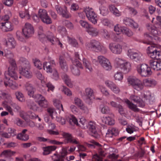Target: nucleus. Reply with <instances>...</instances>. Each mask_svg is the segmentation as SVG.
<instances>
[{
	"mask_svg": "<svg viewBox=\"0 0 161 161\" xmlns=\"http://www.w3.org/2000/svg\"><path fill=\"white\" fill-rule=\"evenodd\" d=\"M156 26L148 24L147 25V28L148 31L150 32L154 37L153 38L149 36L148 34H145V36L148 42H144L145 43L147 44H150L153 42H154V40L159 41V37L158 36L161 35V32L159 31L157 28L161 29V22H157L156 25Z\"/></svg>",
	"mask_w": 161,
	"mask_h": 161,
	"instance_id": "f257e3e1",
	"label": "nucleus"
},
{
	"mask_svg": "<svg viewBox=\"0 0 161 161\" xmlns=\"http://www.w3.org/2000/svg\"><path fill=\"white\" fill-rule=\"evenodd\" d=\"M85 47L88 50L101 52L103 54L106 53L107 52V48L103 46L99 42L95 40H92L86 42Z\"/></svg>",
	"mask_w": 161,
	"mask_h": 161,
	"instance_id": "f03ea898",
	"label": "nucleus"
},
{
	"mask_svg": "<svg viewBox=\"0 0 161 161\" xmlns=\"http://www.w3.org/2000/svg\"><path fill=\"white\" fill-rule=\"evenodd\" d=\"M114 63L117 67L119 68L125 73L130 71L131 68L130 64L122 58H116L114 60Z\"/></svg>",
	"mask_w": 161,
	"mask_h": 161,
	"instance_id": "7ed1b4c3",
	"label": "nucleus"
},
{
	"mask_svg": "<svg viewBox=\"0 0 161 161\" xmlns=\"http://www.w3.org/2000/svg\"><path fill=\"white\" fill-rule=\"evenodd\" d=\"M136 69L138 74L142 76H148L152 74L150 68L145 64L138 65Z\"/></svg>",
	"mask_w": 161,
	"mask_h": 161,
	"instance_id": "20e7f679",
	"label": "nucleus"
},
{
	"mask_svg": "<svg viewBox=\"0 0 161 161\" xmlns=\"http://www.w3.org/2000/svg\"><path fill=\"white\" fill-rule=\"evenodd\" d=\"M72 64L70 65V69L72 74L75 76H79L80 74V72L78 68L83 69L81 64L77 58L72 60Z\"/></svg>",
	"mask_w": 161,
	"mask_h": 161,
	"instance_id": "39448f33",
	"label": "nucleus"
},
{
	"mask_svg": "<svg viewBox=\"0 0 161 161\" xmlns=\"http://www.w3.org/2000/svg\"><path fill=\"white\" fill-rule=\"evenodd\" d=\"M84 11L88 19L90 21L94 24H96L97 23V15L92 8H86L85 9Z\"/></svg>",
	"mask_w": 161,
	"mask_h": 161,
	"instance_id": "423d86ee",
	"label": "nucleus"
},
{
	"mask_svg": "<svg viewBox=\"0 0 161 161\" xmlns=\"http://www.w3.org/2000/svg\"><path fill=\"white\" fill-rule=\"evenodd\" d=\"M128 81L134 89L137 91L142 90L143 87L142 81L136 78H129L128 79Z\"/></svg>",
	"mask_w": 161,
	"mask_h": 161,
	"instance_id": "0eeeda50",
	"label": "nucleus"
},
{
	"mask_svg": "<svg viewBox=\"0 0 161 161\" xmlns=\"http://www.w3.org/2000/svg\"><path fill=\"white\" fill-rule=\"evenodd\" d=\"M127 55L131 60L136 62H140L142 60V54L138 52H136L133 49H129L128 51Z\"/></svg>",
	"mask_w": 161,
	"mask_h": 161,
	"instance_id": "6e6552de",
	"label": "nucleus"
},
{
	"mask_svg": "<svg viewBox=\"0 0 161 161\" xmlns=\"http://www.w3.org/2000/svg\"><path fill=\"white\" fill-rule=\"evenodd\" d=\"M99 63L105 70H109L111 69L112 66L109 60L103 56H99L97 57Z\"/></svg>",
	"mask_w": 161,
	"mask_h": 161,
	"instance_id": "1a4fd4ad",
	"label": "nucleus"
},
{
	"mask_svg": "<svg viewBox=\"0 0 161 161\" xmlns=\"http://www.w3.org/2000/svg\"><path fill=\"white\" fill-rule=\"evenodd\" d=\"M38 16L44 23L49 24L52 23V20L48 15L47 11L44 9H40L38 11Z\"/></svg>",
	"mask_w": 161,
	"mask_h": 161,
	"instance_id": "9d476101",
	"label": "nucleus"
},
{
	"mask_svg": "<svg viewBox=\"0 0 161 161\" xmlns=\"http://www.w3.org/2000/svg\"><path fill=\"white\" fill-rule=\"evenodd\" d=\"M34 98L40 107L43 108H46L48 107V102L42 95L39 94H36L34 96Z\"/></svg>",
	"mask_w": 161,
	"mask_h": 161,
	"instance_id": "9b49d317",
	"label": "nucleus"
},
{
	"mask_svg": "<svg viewBox=\"0 0 161 161\" xmlns=\"http://www.w3.org/2000/svg\"><path fill=\"white\" fill-rule=\"evenodd\" d=\"M22 32L26 38L31 37L34 33V29L33 26L30 23H25L22 29Z\"/></svg>",
	"mask_w": 161,
	"mask_h": 161,
	"instance_id": "f8f14e48",
	"label": "nucleus"
},
{
	"mask_svg": "<svg viewBox=\"0 0 161 161\" xmlns=\"http://www.w3.org/2000/svg\"><path fill=\"white\" fill-rule=\"evenodd\" d=\"M61 135L64 138V141L66 143H70L74 144H78L79 141L77 139L74 137L69 133L62 132Z\"/></svg>",
	"mask_w": 161,
	"mask_h": 161,
	"instance_id": "ddd939ff",
	"label": "nucleus"
},
{
	"mask_svg": "<svg viewBox=\"0 0 161 161\" xmlns=\"http://www.w3.org/2000/svg\"><path fill=\"white\" fill-rule=\"evenodd\" d=\"M17 69L12 68L9 67L8 71H5L4 73L5 78L7 80H9V76L12 79L16 80L18 78V76L16 70Z\"/></svg>",
	"mask_w": 161,
	"mask_h": 161,
	"instance_id": "4468645a",
	"label": "nucleus"
},
{
	"mask_svg": "<svg viewBox=\"0 0 161 161\" xmlns=\"http://www.w3.org/2000/svg\"><path fill=\"white\" fill-rule=\"evenodd\" d=\"M108 47L111 52L115 54H120L122 51V46L119 44L111 42L109 44Z\"/></svg>",
	"mask_w": 161,
	"mask_h": 161,
	"instance_id": "2eb2a0df",
	"label": "nucleus"
},
{
	"mask_svg": "<svg viewBox=\"0 0 161 161\" xmlns=\"http://www.w3.org/2000/svg\"><path fill=\"white\" fill-rule=\"evenodd\" d=\"M55 9L58 14L64 18H68L71 16L70 14L67 11L66 7L64 6L62 7L58 5H56Z\"/></svg>",
	"mask_w": 161,
	"mask_h": 161,
	"instance_id": "dca6fc26",
	"label": "nucleus"
},
{
	"mask_svg": "<svg viewBox=\"0 0 161 161\" xmlns=\"http://www.w3.org/2000/svg\"><path fill=\"white\" fill-rule=\"evenodd\" d=\"M56 66V63L54 60L50 59L48 62L43 63V68L47 73H51L53 71V68Z\"/></svg>",
	"mask_w": 161,
	"mask_h": 161,
	"instance_id": "f3484780",
	"label": "nucleus"
},
{
	"mask_svg": "<svg viewBox=\"0 0 161 161\" xmlns=\"http://www.w3.org/2000/svg\"><path fill=\"white\" fill-rule=\"evenodd\" d=\"M31 65L29 66H24L19 69V72L22 75L26 78H30L32 77V74L30 70Z\"/></svg>",
	"mask_w": 161,
	"mask_h": 161,
	"instance_id": "a211bd4d",
	"label": "nucleus"
},
{
	"mask_svg": "<svg viewBox=\"0 0 161 161\" xmlns=\"http://www.w3.org/2000/svg\"><path fill=\"white\" fill-rule=\"evenodd\" d=\"M0 28L3 32L11 31L14 29L13 24L10 22H2L0 24Z\"/></svg>",
	"mask_w": 161,
	"mask_h": 161,
	"instance_id": "6ab92c4d",
	"label": "nucleus"
},
{
	"mask_svg": "<svg viewBox=\"0 0 161 161\" xmlns=\"http://www.w3.org/2000/svg\"><path fill=\"white\" fill-rule=\"evenodd\" d=\"M118 129L115 128H110L108 130L106 134V138H111L118 135L119 133Z\"/></svg>",
	"mask_w": 161,
	"mask_h": 161,
	"instance_id": "aec40b11",
	"label": "nucleus"
},
{
	"mask_svg": "<svg viewBox=\"0 0 161 161\" xmlns=\"http://www.w3.org/2000/svg\"><path fill=\"white\" fill-rule=\"evenodd\" d=\"M105 84L107 86L115 93H118L120 92L119 88L113 82L107 80L105 81Z\"/></svg>",
	"mask_w": 161,
	"mask_h": 161,
	"instance_id": "412c9836",
	"label": "nucleus"
},
{
	"mask_svg": "<svg viewBox=\"0 0 161 161\" xmlns=\"http://www.w3.org/2000/svg\"><path fill=\"white\" fill-rule=\"evenodd\" d=\"M123 21L125 25L130 26L133 28L136 29L138 27L137 24L133 19L130 18H125L123 19Z\"/></svg>",
	"mask_w": 161,
	"mask_h": 161,
	"instance_id": "4be33fe9",
	"label": "nucleus"
},
{
	"mask_svg": "<svg viewBox=\"0 0 161 161\" xmlns=\"http://www.w3.org/2000/svg\"><path fill=\"white\" fill-rule=\"evenodd\" d=\"M36 140L40 142H47L50 143L54 145H61L63 144L62 142L57 141L56 140H50L48 139H47L42 137H37L36 138Z\"/></svg>",
	"mask_w": 161,
	"mask_h": 161,
	"instance_id": "5701e85b",
	"label": "nucleus"
},
{
	"mask_svg": "<svg viewBox=\"0 0 161 161\" xmlns=\"http://www.w3.org/2000/svg\"><path fill=\"white\" fill-rule=\"evenodd\" d=\"M59 63L61 69L64 72H67L68 70V66L63 56L59 57Z\"/></svg>",
	"mask_w": 161,
	"mask_h": 161,
	"instance_id": "b1692460",
	"label": "nucleus"
},
{
	"mask_svg": "<svg viewBox=\"0 0 161 161\" xmlns=\"http://www.w3.org/2000/svg\"><path fill=\"white\" fill-rule=\"evenodd\" d=\"M130 99L134 102L137 103L139 107H143L144 106L145 103L144 101L139 97L135 95H131L130 96Z\"/></svg>",
	"mask_w": 161,
	"mask_h": 161,
	"instance_id": "393cba45",
	"label": "nucleus"
},
{
	"mask_svg": "<svg viewBox=\"0 0 161 161\" xmlns=\"http://www.w3.org/2000/svg\"><path fill=\"white\" fill-rule=\"evenodd\" d=\"M25 89L27 92V93L30 97H32L34 98V92L35 91V88L33 87L32 84L29 83H26L25 86Z\"/></svg>",
	"mask_w": 161,
	"mask_h": 161,
	"instance_id": "a878e982",
	"label": "nucleus"
},
{
	"mask_svg": "<svg viewBox=\"0 0 161 161\" xmlns=\"http://www.w3.org/2000/svg\"><path fill=\"white\" fill-rule=\"evenodd\" d=\"M157 47L155 45H152L147 48V53L152 58L155 59V53L157 51Z\"/></svg>",
	"mask_w": 161,
	"mask_h": 161,
	"instance_id": "bb28decb",
	"label": "nucleus"
},
{
	"mask_svg": "<svg viewBox=\"0 0 161 161\" xmlns=\"http://www.w3.org/2000/svg\"><path fill=\"white\" fill-rule=\"evenodd\" d=\"M47 40L51 42L52 44H55L56 42L61 47H62V44L58 40L56 39L54 37L52 33H50L49 35H47Z\"/></svg>",
	"mask_w": 161,
	"mask_h": 161,
	"instance_id": "cd10ccee",
	"label": "nucleus"
},
{
	"mask_svg": "<svg viewBox=\"0 0 161 161\" xmlns=\"http://www.w3.org/2000/svg\"><path fill=\"white\" fill-rule=\"evenodd\" d=\"M98 153L100 156L96 154L94 155L92 158V161H103L102 158L101 156H105L106 154L104 151L102 149H99L98 150Z\"/></svg>",
	"mask_w": 161,
	"mask_h": 161,
	"instance_id": "c85d7f7f",
	"label": "nucleus"
},
{
	"mask_svg": "<svg viewBox=\"0 0 161 161\" xmlns=\"http://www.w3.org/2000/svg\"><path fill=\"white\" fill-rule=\"evenodd\" d=\"M5 42L6 45L10 48H14L16 45V41L12 36L8 37Z\"/></svg>",
	"mask_w": 161,
	"mask_h": 161,
	"instance_id": "c756f323",
	"label": "nucleus"
},
{
	"mask_svg": "<svg viewBox=\"0 0 161 161\" xmlns=\"http://www.w3.org/2000/svg\"><path fill=\"white\" fill-rule=\"evenodd\" d=\"M84 94L86 96L87 98L89 100H91L94 96V91L92 88L88 87L85 90Z\"/></svg>",
	"mask_w": 161,
	"mask_h": 161,
	"instance_id": "7c9ffc66",
	"label": "nucleus"
},
{
	"mask_svg": "<svg viewBox=\"0 0 161 161\" xmlns=\"http://www.w3.org/2000/svg\"><path fill=\"white\" fill-rule=\"evenodd\" d=\"M8 82L5 81L4 84L6 87L8 86L13 89L15 90L18 88V85L12 80H8Z\"/></svg>",
	"mask_w": 161,
	"mask_h": 161,
	"instance_id": "2f4dec72",
	"label": "nucleus"
},
{
	"mask_svg": "<svg viewBox=\"0 0 161 161\" xmlns=\"http://www.w3.org/2000/svg\"><path fill=\"white\" fill-rule=\"evenodd\" d=\"M4 99L8 103L11 102L12 98L10 96L3 91H0V99Z\"/></svg>",
	"mask_w": 161,
	"mask_h": 161,
	"instance_id": "473e14b6",
	"label": "nucleus"
},
{
	"mask_svg": "<svg viewBox=\"0 0 161 161\" xmlns=\"http://www.w3.org/2000/svg\"><path fill=\"white\" fill-rule=\"evenodd\" d=\"M56 147L55 146H48L43 147V154L44 155H47L50 154L51 152L55 150Z\"/></svg>",
	"mask_w": 161,
	"mask_h": 161,
	"instance_id": "72a5a7b5",
	"label": "nucleus"
},
{
	"mask_svg": "<svg viewBox=\"0 0 161 161\" xmlns=\"http://www.w3.org/2000/svg\"><path fill=\"white\" fill-rule=\"evenodd\" d=\"M86 31L90 35L92 36H96L98 33V31L97 29L93 27L91 25L86 30Z\"/></svg>",
	"mask_w": 161,
	"mask_h": 161,
	"instance_id": "f704fd0d",
	"label": "nucleus"
},
{
	"mask_svg": "<svg viewBox=\"0 0 161 161\" xmlns=\"http://www.w3.org/2000/svg\"><path fill=\"white\" fill-rule=\"evenodd\" d=\"M125 103L127 104L128 107L131 110L135 112L139 111V109L137 107V106L130 102L129 100L126 99L125 100Z\"/></svg>",
	"mask_w": 161,
	"mask_h": 161,
	"instance_id": "c9c22d12",
	"label": "nucleus"
},
{
	"mask_svg": "<svg viewBox=\"0 0 161 161\" xmlns=\"http://www.w3.org/2000/svg\"><path fill=\"white\" fill-rule=\"evenodd\" d=\"M15 153L11 151L10 150H5L0 153V157H1L8 158L11 156Z\"/></svg>",
	"mask_w": 161,
	"mask_h": 161,
	"instance_id": "e433bc0d",
	"label": "nucleus"
},
{
	"mask_svg": "<svg viewBox=\"0 0 161 161\" xmlns=\"http://www.w3.org/2000/svg\"><path fill=\"white\" fill-rule=\"evenodd\" d=\"M102 121L103 123L109 125H113L114 123V120L109 116L103 117L102 119Z\"/></svg>",
	"mask_w": 161,
	"mask_h": 161,
	"instance_id": "4c0bfd02",
	"label": "nucleus"
},
{
	"mask_svg": "<svg viewBox=\"0 0 161 161\" xmlns=\"http://www.w3.org/2000/svg\"><path fill=\"white\" fill-rule=\"evenodd\" d=\"M100 109L101 112L104 114H112L109 107L104 104H101L100 106Z\"/></svg>",
	"mask_w": 161,
	"mask_h": 161,
	"instance_id": "58836bf2",
	"label": "nucleus"
},
{
	"mask_svg": "<svg viewBox=\"0 0 161 161\" xmlns=\"http://www.w3.org/2000/svg\"><path fill=\"white\" fill-rule=\"evenodd\" d=\"M143 83L145 86H151L155 85L157 82L154 80L145 79L143 80Z\"/></svg>",
	"mask_w": 161,
	"mask_h": 161,
	"instance_id": "ea45409f",
	"label": "nucleus"
},
{
	"mask_svg": "<svg viewBox=\"0 0 161 161\" xmlns=\"http://www.w3.org/2000/svg\"><path fill=\"white\" fill-rule=\"evenodd\" d=\"M27 106L29 108L34 111H36L39 108L36 104L34 102L31 101H29L27 103Z\"/></svg>",
	"mask_w": 161,
	"mask_h": 161,
	"instance_id": "a19ab883",
	"label": "nucleus"
},
{
	"mask_svg": "<svg viewBox=\"0 0 161 161\" xmlns=\"http://www.w3.org/2000/svg\"><path fill=\"white\" fill-rule=\"evenodd\" d=\"M109 8L110 11L116 16H119L121 15V13L113 5L109 6Z\"/></svg>",
	"mask_w": 161,
	"mask_h": 161,
	"instance_id": "79ce46f5",
	"label": "nucleus"
},
{
	"mask_svg": "<svg viewBox=\"0 0 161 161\" xmlns=\"http://www.w3.org/2000/svg\"><path fill=\"white\" fill-rule=\"evenodd\" d=\"M11 103H8V101L6 100L2 103V105L3 107L6 108V110L11 115H13L14 113L12 108L10 106L8 105V103H10L11 104Z\"/></svg>",
	"mask_w": 161,
	"mask_h": 161,
	"instance_id": "37998d69",
	"label": "nucleus"
},
{
	"mask_svg": "<svg viewBox=\"0 0 161 161\" xmlns=\"http://www.w3.org/2000/svg\"><path fill=\"white\" fill-rule=\"evenodd\" d=\"M62 79L64 80L65 84L69 87L72 86V84L69 76L66 74H64L62 76Z\"/></svg>",
	"mask_w": 161,
	"mask_h": 161,
	"instance_id": "c03bdc74",
	"label": "nucleus"
},
{
	"mask_svg": "<svg viewBox=\"0 0 161 161\" xmlns=\"http://www.w3.org/2000/svg\"><path fill=\"white\" fill-rule=\"evenodd\" d=\"M83 63L85 67L88 69L90 71H91L92 70V69L91 64L89 60L86 58H83Z\"/></svg>",
	"mask_w": 161,
	"mask_h": 161,
	"instance_id": "a18cd8bd",
	"label": "nucleus"
},
{
	"mask_svg": "<svg viewBox=\"0 0 161 161\" xmlns=\"http://www.w3.org/2000/svg\"><path fill=\"white\" fill-rule=\"evenodd\" d=\"M16 138L17 139L21 141H26L29 139V136L27 134L19 133L17 135Z\"/></svg>",
	"mask_w": 161,
	"mask_h": 161,
	"instance_id": "49530a36",
	"label": "nucleus"
},
{
	"mask_svg": "<svg viewBox=\"0 0 161 161\" xmlns=\"http://www.w3.org/2000/svg\"><path fill=\"white\" fill-rule=\"evenodd\" d=\"M53 102L54 105L59 110H62L64 111V108L61 102L59 100L54 99L53 100Z\"/></svg>",
	"mask_w": 161,
	"mask_h": 161,
	"instance_id": "de8ad7c7",
	"label": "nucleus"
},
{
	"mask_svg": "<svg viewBox=\"0 0 161 161\" xmlns=\"http://www.w3.org/2000/svg\"><path fill=\"white\" fill-rule=\"evenodd\" d=\"M15 94L17 99L19 101L24 102L25 100V98L23 94L20 92L17 91L15 92Z\"/></svg>",
	"mask_w": 161,
	"mask_h": 161,
	"instance_id": "09e8293b",
	"label": "nucleus"
},
{
	"mask_svg": "<svg viewBox=\"0 0 161 161\" xmlns=\"http://www.w3.org/2000/svg\"><path fill=\"white\" fill-rule=\"evenodd\" d=\"M68 40L69 43L73 47H78V44L77 41L74 38L68 37Z\"/></svg>",
	"mask_w": 161,
	"mask_h": 161,
	"instance_id": "8fccbe9b",
	"label": "nucleus"
},
{
	"mask_svg": "<svg viewBox=\"0 0 161 161\" xmlns=\"http://www.w3.org/2000/svg\"><path fill=\"white\" fill-rule=\"evenodd\" d=\"M32 61L34 65L37 69H41L42 68V64L41 61L38 59L34 58L32 59Z\"/></svg>",
	"mask_w": 161,
	"mask_h": 161,
	"instance_id": "3c124183",
	"label": "nucleus"
},
{
	"mask_svg": "<svg viewBox=\"0 0 161 161\" xmlns=\"http://www.w3.org/2000/svg\"><path fill=\"white\" fill-rule=\"evenodd\" d=\"M98 88L103 95L106 96H108L109 95V93L105 87L102 85H99Z\"/></svg>",
	"mask_w": 161,
	"mask_h": 161,
	"instance_id": "603ef678",
	"label": "nucleus"
},
{
	"mask_svg": "<svg viewBox=\"0 0 161 161\" xmlns=\"http://www.w3.org/2000/svg\"><path fill=\"white\" fill-rule=\"evenodd\" d=\"M19 14L20 17L22 18H25L28 19L30 18V15L27 11H20Z\"/></svg>",
	"mask_w": 161,
	"mask_h": 161,
	"instance_id": "864d4df0",
	"label": "nucleus"
},
{
	"mask_svg": "<svg viewBox=\"0 0 161 161\" xmlns=\"http://www.w3.org/2000/svg\"><path fill=\"white\" fill-rule=\"evenodd\" d=\"M157 60H155L154 59H151L149 61V64L150 67L154 70H156V69H158L157 68Z\"/></svg>",
	"mask_w": 161,
	"mask_h": 161,
	"instance_id": "5fc2aeb1",
	"label": "nucleus"
},
{
	"mask_svg": "<svg viewBox=\"0 0 161 161\" xmlns=\"http://www.w3.org/2000/svg\"><path fill=\"white\" fill-rule=\"evenodd\" d=\"M124 27L121 26L119 25H117L114 26V30L117 34H119L120 33L123 32V29H124Z\"/></svg>",
	"mask_w": 161,
	"mask_h": 161,
	"instance_id": "6e6d98bb",
	"label": "nucleus"
},
{
	"mask_svg": "<svg viewBox=\"0 0 161 161\" xmlns=\"http://www.w3.org/2000/svg\"><path fill=\"white\" fill-rule=\"evenodd\" d=\"M89 128L90 131L94 134H96L97 131L95 128V124L90 122L89 124Z\"/></svg>",
	"mask_w": 161,
	"mask_h": 161,
	"instance_id": "4d7b16f0",
	"label": "nucleus"
},
{
	"mask_svg": "<svg viewBox=\"0 0 161 161\" xmlns=\"http://www.w3.org/2000/svg\"><path fill=\"white\" fill-rule=\"evenodd\" d=\"M19 62L20 63L23 64L24 66H28L29 67V65H30V63L29 61L26 59L25 58L21 57H20L19 59Z\"/></svg>",
	"mask_w": 161,
	"mask_h": 161,
	"instance_id": "13d9d810",
	"label": "nucleus"
},
{
	"mask_svg": "<svg viewBox=\"0 0 161 161\" xmlns=\"http://www.w3.org/2000/svg\"><path fill=\"white\" fill-rule=\"evenodd\" d=\"M123 31V33L125 34L129 37L133 35V32L127 27H125Z\"/></svg>",
	"mask_w": 161,
	"mask_h": 161,
	"instance_id": "bf43d9fd",
	"label": "nucleus"
},
{
	"mask_svg": "<svg viewBox=\"0 0 161 161\" xmlns=\"http://www.w3.org/2000/svg\"><path fill=\"white\" fill-rule=\"evenodd\" d=\"M62 87V91L64 92L65 94L69 96H70L72 95V92L69 89L64 86H63Z\"/></svg>",
	"mask_w": 161,
	"mask_h": 161,
	"instance_id": "052dcab7",
	"label": "nucleus"
},
{
	"mask_svg": "<svg viewBox=\"0 0 161 161\" xmlns=\"http://www.w3.org/2000/svg\"><path fill=\"white\" fill-rule=\"evenodd\" d=\"M67 154V150L65 148L62 149L60 155L61 158H62L63 161H67L68 160L67 158H65V156Z\"/></svg>",
	"mask_w": 161,
	"mask_h": 161,
	"instance_id": "680f3d73",
	"label": "nucleus"
},
{
	"mask_svg": "<svg viewBox=\"0 0 161 161\" xmlns=\"http://www.w3.org/2000/svg\"><path fill=\"white\" fill-rule=\"evenodd\" d=\"M74 103L78 107L83 103L81 99L77 97H75L74 98Z\"/></svg>",
	"mask_w": 161,
	"mask_h": 161,
	"instance_id": "e2e57ef3",
	"label": "nucleus"
},
{
	"mask_svg": "<svg viewBox=\"0 0 161 161\" xmlns=\"http://www.w3.org/2000/svg\"><path fill=\"white\" fill-rule=\"evenodd\" d=\"M79 23L81 26L83 28L87 30L90 27L91 25H90L87 22L83 20L80 21Z\"/></svg>",
	"mask_w": 161,
	"mask_h": 161,
	"instance_id": "0e129e2a",
	"label": "nucleus"
},
{
	"mask_svg": "<svg viewBox=\"0 0 161 161\" xmlns=\"http://www.w3.org/2000/svg\"><path fill=\"white\" fill-rule=\"evenodd\" d=\"M58 31L62 35L65 36L66 34V31L65 27L62 26L58 27Z\"/></svg>",
	"mask_w": 161,
	"mask_h": 161,
	"instance_id": "69168bd1",
	"label": "nucleus"
},
{
	"mask_svg": "<svg viewBox=\"0 0 161 161\" xmlns=\"http://www.w3.org/2000/svg\"><path fill=\"white\" fill-rule=\"evenodd\" d=\"M114 77L115 80H121L123 78V75L121 72H117L114 75Z\"/></svg>",
	"mask_w": 161,
	"mask_h": 161,
	"instance_id": "338daca9",
	"label": "nucleus"
},
{
	"mask_svg": "<svg viewBox=\"0 0 161 161\" xmlns=\"http://www.w3.org/2000/svg\"><path fill=\"white\" fill-rule=\"evenodd\" d=\"M7 131L11 137H13L16 135V130L14 128H8Z\"/></svg>",
	"mask_w": 161,
	"mask_h": 161,
	"instance_id": "774afa93",
	"label": "nucleus"
}]
</instances>
